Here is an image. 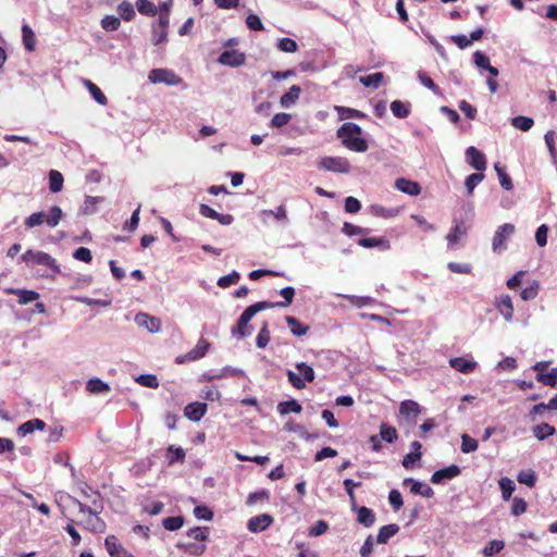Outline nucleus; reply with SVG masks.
Wrapping results in <instances>:
<instances>
[{
	"label": "nucleus",
	"instance_id": "nucleus-1",
	"mask_svg": "<svg viewBox=\"0 0 557 557\" xmlns=\"http://www.w3.org/2000/svg\"><path fill=\"white\" fill-rule=\"evenodd\" d=\"M63 497L70 499L75 505L78 506L79 512L83 515H86V519L84 520V527L95 533H102L106 530V523L103 520L98 516L99 512L102 510V504L101 502H97L96 499L92 500V506H87L86 504L79 502L78 499L70 496V495H61L60 499Z\"/></svg>",
	"mask_w": 557,
	"mask_h": 557
},
{
	"label": "nucleus",
	"instance_id": "nucleus-2",
	"mask_svg": "<svg viewBox=\"0 0 557 557\" xmlns=\"http://www.w3.org/2000/svg\"><path fill=\"white\" fill-rule=\"evenodd\" d=\"M337 137L348 150L355 152H366L369 148L367 139L362 137V129L356 123H344L337 129Z\"/></svg>",
	"mask_w": 557,
	"mask_h": 557
},
{
	"label": "nucleus",
	"instance_id": "nucleus-3",
	"mask_svg": "<svg viewBox=\"0 0 557 557\" xmlns=\"http://www.w3.org/2000/svg\"><path fill=\"white\" fill-rule=\"evenodd\" d=\"M271 301H258L253 305L247 307L244 312L240 314L236 327L233 329L232 333L237 334L239 337H247L252 334V326L249 325L252 317L265 309H271Z\"/></svg>",
	"mask_w": 557,
	"mask_h": 557
},
{
	"label": "nucleus",
	"instance_id": "nucleus-4",
	"mask_svg": "<svg viewBox=\"0 0 557 557\" xmlns=\"http://www.w3.org/2000/svg\"><path fill=\"white\" fill-rule=\"evenodd\" d=\"M63 216L62 209L58 206H53L49 213L42 211L35 212L25 219L24 224L28 228H33L46 223L50 227H55Z\"/></svg>",
	"mask_w": 557,
	"mask_h": 557
},
{
	"label": "nucleus",
	"instance_id": "nucleus-5",
	"mask_svg": "<svg viewBox=\"0 0 557 557\" xmlns=\"http://www.w3.org/2000/svg\"><path fill=\"white\" fill-rule=\"evenodd\" d=\"M516 227L511 223H505L496 230L493 242L492 249L495 253H502L507 249V240L515 234Z\"/></svg>",
	"mask_w": 557,
	"mask_h": 557
},
{
	"label": "nucleus",
	"instance_id": "nucleus-6",
	"mask_svg": "<svg viewBox=\"0 0 557 557\" xmlns=\"http://www.w3.org/2000/svg\"><path fill=\"white\" fill-rule=\"evenodd\" d=\"M22 260L25 262H33L35 264L45 265L54 272H60V267L54 258L44 251H35L32 249L26 250L22 255Z\"/></svg>",
	"mask_w": 557,
	"mask_h": 557
},
{
	"label": "nucleus",
	"instance_id": "nucleus-7",
	"mask_svg": "<svg viewBox=\"0 0 557 557\" xmlns=\"http://www.w3.org/2000/svg\"><path fill=\"white\" fill-rule=\"evenodd\" d=\"M320 169L334 173H348L350 163L345 157H324L318 163Z\"/></svg>",
	"mask_w": 557,
	"mask_h": 557
},
{
	"label": "nucleus",
	"instance_id": "nucleus-8",
	"mask_svg": "<svg viewBox=\"0 0 557 557\" xmlns=\"http://www.w3.org/2000/svg\"><path fill=\"white\" fill-rule=\"evenodd\" d=\"M148 78L151 83H164L170 86H175L182 83V78L173 71L166 69H153L149 72Z\"/></svg>",
	"mask_w": 557,
	"mask_h": 557
},
{
	"label": "nucleus",
	"instance_id": "nucleus-9",
	"mask_svg": "<svg viewBox=\"0 0 557 557\" xmlns=\"http://www.w3.org/2000/svg\"><path fill=\"white\" fill-rule=\"evenodd\" d=\"M209 347H210L209 342L201 337L197 342L195 348H193L190 351H188L185 355L178 356L176 358V362L177 363H184V362H187V361L198 360V359L202 358L207 354Z\"/></svg>",
	"mask_w": 557,
	"mask_h": 557
},
{
	"label": "nucleus",
	"instance_id": "nucleus-10",
	"mask_svg": "<svg viewBox=\"0 0 557 557\" xmlns=\"http://www.w3.org/2000/svg\"><path fill=\"white\" fill-rule=\"evenodd\" d=\"M550 363V361H541L535 363L534 370L537 372L536 380L540 383L557 382V368H552L550 370H548Z\"/></svg>",
	"mask_w": 557,
	"mask_h": 557
},
{
	"label": "nucleus",
	"instance_id": "nucleus-11",
	"mask_svg": "<svg viewBox=\"0 0 557 557\" xmlns=\"http://www.w3.org/2000/svg\"><path fill=\"white\" fill-rule=\"evenodd\" d=\"M461 470L458 466L451 465L449 467L440 469L435 471L431 476V482L433 484H443L448 480H453L454 478L460 474Z\"/></svg>",
	"mask_w": 557,
	"mask_h": 557
},
{
	"label": "nucleus",
	"instance_id": "nucleus-12",
	"mask_svg": "<svg viewBox=\"0 0 557 557\" xmlns=\"http://www.w3.org/2000/svg\"><path fill=\"white\" fill-rule=\"evenodd\" d=\"M467 162L476 171H484L486 169V158L479 149L471 146L466 150Z\"/></svg>",
	"mask_w": 557,
	"mask_h": 557
},
{
	"label": "nucleus",
	"instance_id": "nucleus-13",
	"mask_svg": "<svg viewBox=\"0 0 557 557\" xmlns=\"http://www.w3.org/2000/svg\"><path fill=\"white\" fill-rule=\"evenodd\" d=\"M219 62L223 65L236 67L245 64L246 57L237 50H226L220 54Z\"/></svg>",
	"mask_w": 557,
	"mask_h": 557
},
{
	"label": "nucleus",
	"instance_id": "nucleus-14",
	"mask_svg": "<svg viewBox=\"0 0 557 557\" xmlns=\"http://www.w3.org/2000/svg\"><path fill=\"white\" fill-rule=\"evenodd\" d=\"M104 546L111 557H134L117 542L114 535L107 536Z\"/></svg>",
	"mask_w": 557,
	"mask_h": 557
},
{
	"label": "nucleus",
	"instance_id": "nucleus-15",
	"mask_svg": "<svg viewBox=\"0 0 557 557\" xmlns=\"http://www.w3.org/2000/svg\"><path fill=\"white\" fill-rule=\"evenodd\" d=\"M273 518L268 513H262L249 519L247 528L250 532L258 533L264 531L271 523Z\"/></svg>",
	"mask_w": 557,
	"mask_h": 557
},
{
	"label": "nucleus",
	"instance_id": "nucleus-16",
	"mask_svg": "<svg viewBox=\"0 0 557 557\" xmlns=\"http://www.w3.org/2000/svg\"><path fill=\"white\" fill-rule=\"evenodd\" d=\"M495 307L506 321H510L513 317V305L509 295H502L495 301Z\"/></svg>",
	"mask_w": 557,
	"mask_h": 557
},
{
	"label": "nucleus",
	"instance_id": "nucleus-17",
	"mask_svg": "<svg viewBox=\"0 0 557 557\" xmlns=\"http://www.w3.org/2000/svg\"><path fill=\"white\" fill-rule=\"evenodd\" d=\"M5 293L9 295L17 296L20 305H26L39 298V293L29 289L10 287L5 289Z\"/></svg>",
	"mask_w": 557,
	"mask_h": 557
},
{
	"label": "nucleus",
	"instance_id": "nucleus-18",
	"mask_svg": "<svg viewBox=\"0 0 557 557\" xmlns=\"http://www.w3.org/2000/svg\"><path fill=\"white\" fill-rule=\"evenodd\" d=\"M358 245L363 248H379L380 250L391 248L389 240L385 237H363L358 240Z\"/></svg>",
	"mask_w": 557,
	"mask_h": 557
},
{
	"label": "nucleus",
	"instance_id": "nucleus-19",
	"mask_svg": "<svg viewBox=\"0 0 557 557\" xmlns=\"http://www.w3.org/2000/svg\"><path fill=\"white\" fill-rule=\"evenodd\" d=\"M207 411V404L195 401L185 407L184 413L191 421H199Z\"/></svg>",
	"mask_w": 557,
	"mask_h": 557
},
{
	"label": "nucleus",
	"instance_id": "nucleus-20",
	"mask_svg": "<svg viewBox=\"0 0 557 557\" xmlns=\"http://www.w3.org/2000/svg\"><path fill=\"white\" fill-rule=\"evenodd\" d=\"M395 187L410 196H418L421 193V186L417 182L407 180L405 177L397 178L395 182Z\"/></svg>",
	"mask_w": 557,
	"mask_h": 557
},
{
	"label": "nucleus",
	"instance_id": "nucleus-21",
	"mask_svg": "<svg viewBox=\"0 0 557 557\" xmlns=\"http://www.w3.org/2000/svg\"><path fill=\"white\" fill-rule=\"evenodd\" d=\"M449 364L456 371L461 372V373H471L475 370V368L478 366L476 362L473 361L472 359H466L462 357L451 358L449 360Z\"/></svg>",
	"mask_w": 557,
	"mask_h": 557
},
{
	"label": "nucleus",
	"instance_id": "nucleus-22",
	"mask_svg": "<svg viewBox=\"0 0 557 557\" xmlns=\"http://www.w3.org/2000/svg\"><path fill=\"white\" fill-rule=\"evenodd\" d=\"M136 322L140 326H145L149 332L156 333L161 329V321L158 318L150 317L147 313L136 315Z\"/></svg>",
	"mask_w": 557,
	"mask_h": 557
},
{
	"label": "nucleus",
	"instance_id": "nucleus-23",
	"mask_svg": "<svg viewBox=\"0 0 557 557\" xmlns=\"http://www.w3.org/2000/svg\"><path fill=\"white\" fill-rule=\"evenodd\" d=\"M411 484L410 491L413 494H419L423 497H432L434 495V492L432 487H430L428 484L422 483L420 481L413 480L411 478L405 479L404 484Z\"/></svg>",
	"mask_w": 557,
	"mask_h": 557
},
{
	"label": "nucleus",
	"instance_id": "nucleus-24",
	"mask_svg": "<svg viewBox=\"0 0 557 557\" xmlns=\"http://www.w3.org/2000/svg\"><path fill=\"white\" fill-rule=\"evenodd\" d=\"M399 412L406 419L414 421L421 410L418 403L413 400H405L400 404Z\"/></svg>",
	"mask_w": 557,
	"mask_h": 557
},
{
	"label": "nucleus",
	"instance_id": "nucleus-25",
	"mask_svg": "<svg viewBox=\"0 0 557 557\" xmlns=\"http://www.w3.org/2000/svg\"><path fill=\"white\" fill-rule=\"evenodd\" d=\"M399 531V525L396 523H391L387 525H383L380 528L376 542L380 544H385L388 542L391 537H393L395 534H397Z\"/></svg>",
	"mask_w": 557,
	"mask_h": 557
},
{
	"label": "nucleus",
	"instance_id": "nucleus-26",
	"mask_svg": "<svg viewBox=\"0 0 557 557\" xmlns=\"http://www.w3.org/2000/svg\"><path fill=\"white\" fill-rule=\"evenodd\" d=\"M467 234V226L463 222H456L454 227L447 234L446 239L449 245L454 246L458 244L460 238Z\"/></svg>",
	"mask_w": 557,
	"mask_h": 557
},
{
	"label": "nucleus",
	"instance_id": "nucleus-27",
	"mask_svg": "<svg viewBox=\"0 0 557 557\" xmlns=\"http://www.w3.org/2000/svg\"><path fill=\"white\" fill-rule=\"evenodd\" d=\"M357 513H358L357 521L360 524H363L367 528L372 527L374 524L375 513L372 509L362 506L357 509Z\"/></svg>",
	"mask_w": 557,
	"mask_h": 557
},
{
	"label": "nucleus",
	"instance_id": "nucleus-28",
	"mask_svg": "<svg viewBox=\"0 0 557 557\" xmlns=\"http://www.w3.org/2000/svg\"><path fill=\"white\" fill-rule=\"evenodd\" d=\"M46 423L40 419H33L24 422L18 426V434L25 436L27 434L33 433L35 430H44Z\"/></svg>",
	"mask_w": 557,
	"mask_h": 557
},
{
	"label": "nucleus",
	"instance_id": "nucleus-29",
	"mask_svg": "<svg viewBox=\"0 0 557 557\" xmlns=\"http://www.w3.org/2000/svg\"><path fill=\"white\" fill-rule=\"evenodd\" d=\"M285 321L290 330V332L296 336L306 335L309 331V326L302 324L297 318L287 315L285 317Z\"/></svg>",
	"mask_w": 557,
	"mask_h": 557
},
{
	"label": "nucleus",
	"instance_id": "nucleus-30",
	"mask_svg": "<svg viewBox=\"0 0 557 557\" xmlns=\"http://www.w3.org/2000/svg\"><path fill=\"white\" fill-rule=\"evenodd\" d=\"M301 410H302L301 405L295 399L281 401L277 405V411L281 416H285L289 412L300 413Z\"/></svg>",
	"mask_w": 557,
	"mask_h": 557
},
{
	"label": "nucleus",
	"instance_id": "nucleus-31",
	"mask_svg": "<svg viewBox=\"0 0 557 557\" xmlns=\"http://www.w3.org/2000/svg\"><path fill=\"white\" fill-rule=\"evenodd\" d=\"M301 92V89L297 85H293L287 92H285L281 97V106L288 108L289 106L294 104L296 100L299 98V95Z\"/></svg>",
	"mask_w": 557,
	"mask_h": 557
},
{
	"label": "nucleus",
	"instance_id": "nucleus-32",
	"mask_svg": "<svg viewBox=\"0 0 557 557\" xmlns=\"http://www.w3.org/2000/svg\"><path fill=\"white\" fill-rule=\"evenodd\" d=\"M22 36L25 49L28 51H34L36 47V36L27 24H24L22 27Z\"/></svg>",
	"mask_w": 557,
	"mask_h": 557
},
{
	"label": "nucleus",
	"instance_id": "nucleus-33",
	"mask_svg": "<svg viewBox=\"0 0 557 557\" xmlns=\"http://www.w3.org/2000/svg\"><path fill=\"white\" fill-rule=\"evenodd\" d=\"M85 86L87 87L88 91L92 96V98L101 106H107L108 99L106 95L101 91V89L91 81L86 79Z\"/></svg>",
	"mask_w": 557,
	"mask_h": 557
},
{
	"label": "nucleus",
	"instance_id": "nucleus-34",
	"mask_svg": "<svg viewBox=\"0 0 557 557\" xmlns=\"http://www.w3.org/2000/svg\"><path fill=\"white\" fill-rule=\"evenodd\" d=\"M555 432H556L555 428L547 423L537 424V425L533 426V429H532L533 435L540 441H543V440L547 438L548 436L554 435Z\"/></svg>",
	"mask_w": 557,
	"mask_h": 557
},
{
	"label": "nucleus",
	"instance_id": "nucleus-35",
	"mask_svg": "<svg viewBox=\"0 0 557 557\" xmlns=\"http://www.w3.org/2000/svg\"><path fill=\"white\" fill-rule=\"evenodd\" d=\"M137 11L147 16H154L158 13L156 4L150 0H136Z\"/></svg>",
	"mask_w": 557,
	"mask_h": 557
},
{
	"label": "nucleus",
	"instance_id": "nucleus-36",
	"mask_svg": "<svg viewBox=\"0 0 557 557\" xmlns=\"http://www.w3.org/2000/svg\"><path fill=\"white\" fill-rule=\"evenodd\" d=\"M63 175L57 171L51 170L49 172V189L51 193H59L63 187Z\"/></svg>",
	"mask_w": 557,
	"mask_h": 557
},
{
	"label": "nucleus",
	"instance_id": "nucleus-37",
	"mask_svg": "<svg viewBox=\"0 0 557 557\" xmlns=\"http://www.w3.org/2000/svg\"><path fill=\"white\" fill-rule=\"evenodd\" d=\"M280 295L284 298L283 301L271 302L272 308L274 307H287L293 302L295 297V288L292 286L284 287L280 290Z\"/></svg>",
	"mask_w": 557,
	"mask_h": 557
},
{
	"label": "nucleus",
	"instance_id": "nucleus-38",
	"mask_svg": "<svg viewBox=\"0 0 557 557\" xmlns=\"http://www.w3.org/2000/svg\"><path fill=\"white\" fill-rule=\"evenodd\" d=\"M383 78L384 74L382 72H376L367 76H361L359 81L364 87L377 88L383 82Z\"/></svg>",
	"mask_w": 557,
	"mask_h": 557
},
{
	"label": "nucleus",
	"instance_id": "nucleus-39",
	"mask_svg": "<svg viewBox=\"0 0 557 557\" xmlns=\"http://www.w3.org/2000/svg\"><path fill=\"white\" fill-rule=\"evenodd\" d=\"M296 370L298 375H300V383H302V381L312 382L314 380V371L312 367L306 362L297 363Z\"/></svg>",
	"mask_w": 557,
	"mask_h": 557
},
{
	"label": "nucleus",
	"instance_id": "nucleus-40",
	"mask_svg": "<svg viewBox=\"0 0 557 557\" xmlns=\"http://www.w3.org/2000/svg\"><path fill=\"white\" fill-rule=\"evenodd\" d=\"M117 13L126 22L132 21L135 17V10L131 2L122 1L117 5Z\"/></svg>",
	"mask_w": 557,
	"mask_h": 557
},
{
	"label": "nucleus",
	"instance_id": "nucleus-41",
	"mask_svg": "<svg viewBox=\"0 0 557 557\" xmlns=\"http://www.w3.org/2000/svg\"><path fill=\"white\" fill-rule=\"evenodd\" d=\"M391 110L393 114L398 119H405L410 113L409 104H406L400 100H394L391 103Z\"/></svg>",
	"mask_w": 557,
	"mask_h": 557
},
{
	"label": "nucleus",
	"instance_id": "nucleus-42",
	"mask_svg": "<svg viewBox=\"0 0 557 557\" xmlns=\"http://www.w3.org/2000/svg\"><path fill=\"white\" fill-rule=\"evenodd\" d=\"M498 484H499V487L502 491L503 498L505 500L510 499V497L516 488L515 482L511 479L505 476L498 481Z\"/></svg>",
	"mask_w": 557,
	"mask_h": 557
},
{
	"label": "nucleus",
	"instance_id": "nucleus-43",
	"mask_svg": "<svg viewBox=\"0 0 557 557\" xmlns=\"http://www.w3.org/2000/svg\"><path fill=\"white\" fill-rule=\"evenodd\" d=\"M511 125L517 129L527 132L534 125V121L532 117L518 115L511 120Z\"/></svg>",
	"mask_w": 557,
	"mask_h": 557
},
{
	"label": "nucleus",
	"instance_id": "nucleus-44",
	"mask_svg": "<svg viewBox=\"0 0 557 557\" xmlns=\"http://www.w3.org/2000/svg\"><path fill=\"white\" fill-rule=\"evenodd\" d=\"M270 331L268 322H264L257 335L256 345L258 348H265L270 342Z\"/></svg>",
	"mask_w": 557,
	"mask_h": 557
},
{
	"label": "nucleus",
	"instance_id": "nucleus-45",
	"mask_svg": "<svg viewBox=\"0 0 557 557\" xmlns=\"http://www.w3.org/2000/svg\"><path fill=\"white\" fill-rule=\"evenodd\" d=\"M380 437L387 443H393L397 440V431L394 426L382 423L380 428Z\"/></svg>",
	"mask_w": 557,
	"mask_h": 557
},
{
	"label": "nucleus",
	"instance_id": "nucleus-46",
	"mask_svg": "<svg viewBox=\"0 0 557 557\" xmlns=\"http://www.w3.org/2000/svg\"><path fill=\"white\" fill-rule=\"evenodd\" d=\"M162 524L168 531H176L184 524V518L182 516L168 517L163 519Z\"/></svg>",
	"mask_w": 557,
	"mask_h": 557
},
{
	"label": "nucleus",
	"instance_id": "nucleus-47",
	"mask_svg": "<svg viewBox=\"0 0 557 557\" xmlns=\"http://www.w3.org/2000/svg\"><path fill=\"white\" fill-rule=\"evenodd\" d=\"M329 529V523L324 520H318L313 525L308 529L310 537H318L324 534Z\"/></svg>",
	"mask_w": 557,
	"mask_h": 557
},
{
	"label": "nucleus",
	"instance_id": "nucleus-48",
	"mask_svg": "<svg viewBox=\"0 0 557 557\" xmlns=\"http://www.w3.org/2000/svg\"><path fill=\"white\" fill-rule=\"evenodd\" d=\"M120 25H121L120 18L114 15H106L101 20V26L107 32H114L120 27Z\"/></svg>",
	"mask_w": 557,
	"mask_h": 557
},
{
	"label": "nucleus",
	"instance_id": "nucleus-49",
	"mask_svg": "<svg viewBox=\"0 0 557 557\" xmlns=\"http://www.w3.org/2000/svg\"><path fill=\"white\" fill-rule=\"evenodd\" d=\"M505 546V543L499 540H493L483 548V555L485 557H492L496 553H499Z\"/></svg>",
	"mask_w": 557,
	"mask_h": 557
},
{
	"label": "nucleus",
	"instance_id": "nucleus-50",
	"mask_svg": "<svg viewBox=\"0 0 557 557\" xmlns=\"http://www.w3.org/2000/svg\"><path fill=\"white\" fill-rule=\"evenodd\" d=\"M336 110L339 113L341 119H362L364 117V113L357 109L352 108H345V107H337Z\"/></svg>",
	"mask_w": 557,
	"mask_h": 557
},
{
	"label": "nucleus",
	"instance_id": "nucleus-51",
	"mask_svg": "<svg viewBox=\"0 0 557 557\" xmlns=\"http://www.w3.org/2000/svg\"><path fill=\"white\" fill-rule=\"evenodd\" d=\"M478 449V442L468 434L461 436V451L465 454L473 453Z\"/></svg>",
	"mask_w": 557,
	"mask_h": 557
},
{
	"label": "nucleus",
	"instance_id": "nucleus-52",
	"mask_svg": "<svg viewBox=\"0 0 557 557\" xmlns=\"http://www.w3.org/2000/svg\"><path fill=\"white\" fill-rule=\"evenodd\" d=\"M418 78L420 81V83L429 88L430 90H432L435 95H441V89L440 87L434 83V81L424 72H419L418 73Z\"/></svg>",
	"mask_w": 557,
	"mask_h": 557
},
{
	"label": "nucleus",
	"instance_id": "nucleus-53",
	"mask_svg": "<svg viewBox=\"0 0 557 557\" xmlns=\"http://www.w3.org/2000/svg\"><path fill=\"white\" fill-rule=\"evenodd\" d=\"M292 120V115L289 113H285V112H281V113H276L271 122H270V126L271 127H274V128H280L282 126H285L287 125Z\"/></svg>",
	"mask_w": 557,
	"mask_h": 557
},
{
	"label": "nucleus",
	"instance_id": "nucleus-54",
	"mask_svg": "<svg viewBox=\"0 0 557 557\" xmlns=\"http://www.w3.org/2000/svg\"><path fill=\"white\" fill-rule=\"evenodd\" d=\"M517 480L519 483L525 484V485L532 487V486H534V484L536 482V475H535V472L532 470L521 471V472H519Z\"/></svg>",
	"mask_w": 557,
	"mask_h": 557
},
{
	"label": "nucleus",
	"instance_id": "nucleus-55",
	"mask_svg": "<svg viewBox=\"0 0 557 557\" xmlns=\"http://www.w3.org/2000/svg\"><path fill=\"white\" fill-rule=\"evenodd\" d=\"M277 48L283 52L293 53L297 51L298 45L292 38H281L277 42Z\"/></svg>",
	"mask_w": 557,
	"mask_h": 557
},
{
	"label": "nucleus",
	"instance_id": "nucleus-56",
	"mask_svg": "<svg viewBox=\"0 0 557 557\" xmlns=\"http://www.w3.org/2000/svg\"><path fill=\"white\" fill-rule=\"evenodd\" d=\"M239 278H240L239 273L236 271H233L232 273H230L227 275L221 276L218 280V285L222 288H226L232 284H236L239 281Z\"/></svg>",
	"mask_w": 557,
	"mask_h": 557
},
{
	"label": "nucleus",
	"instance_id": "nucleus-57",
	"mask_svg": "<svg viewBox=\"0 0 557 557\" xmlns=\"http://www.w3.org/2000/svg\"><path fill=\"white\" fill-rule=\"evenodd\" d=\"M187 535L194 540L205 542L208 539V528L195 527L187 532Z\"/></svg>",
	"mask_w": 557,
	"mask_h": 557
},
{
	"label": "nucleus",
	"instance_id": "nucleus-58",
	"mask_svg": "<svg viewBox=\"0 0 557 557\" xmlns=\"http://www.w3.org/2000/svg\"><path fill=\"white\" fill-rule=\"evenodd\" d=\"M343 232L347 236H354V235H364L369 233L368 228H363L361 226L345 222L343 225Z\"/></svg>",
	"mask_w": 557,
	"mask_h": 557
},
{
	"label": "nucleus",
	"instance_id": "nucleus-59",
	"mask_svg": "<svg viewBox=\"0 0 557 557\" xmlns=\"http://www.w3.org/2000/svg\"><path fill=\"white\" fill-rule=\"evenodd\" d=\"M539 294V283L534 281L531 285L522 289L520 296L523 300H532Z\"/></svg>",
	"mask_w": 557,
	"mask_h": 557
},
{
	"label": "nucleus",
	"instance_id": "nucleus-60",
	"mask_svg": "<svg viewBox=\"0 0 557 557\" xmlns=\"http://www.w3.org/2000/svg\"><path fill=\"white\" fill-rule=\"evenodd\" d=\"M73 257L78 260V261H83L85 263H89L91 262L92 260V255H91V251L90 249L86 248V247H79L77 248L74 253H73Z\"/></svg>",
	"mask_w": 557,
	"mask_h": 557
},
{
	"label": "nucleus",
	"instance_id": "nucleus-61",
	"mask_svg": "<svg viewBox=\"0 0 557 557\" xmlns=\"http://www.w3.org/2000/svg\"><path fill=\"white\" fill-rule=\"evenodd\" d=\"M484 178V174L482 173H473V174H470L467 180H466V187L468 189V193L469 194H472L473 189L475 188V186L482 182Z\"/></svg>",
	"mask_w": 557,
	"mask_h": 557
},
{
	"label": "nucleus",
	"instance_id": "nucleus-62",
	"mask_svg": "<svg viewBox=\"0 0 557 557\" xmlns=\"http://www.w3.org/2000/svg\"><path fill=\"white\" fill-rule=\"evenodd\" d=\"M388 500L395 511L399 510L404 504L401 494L397 490L389 492Z\"/></svg>",
	"mask_w": 557,
	"mask_h": 557
},
{
	"label": "nucleus",
	"instance_id": "nucleus-63",
	"mask_svg": "<svg viewBox=\"0 0 557 557\" xmlns=\"http://www.w3.org/2000/svg\"><path fill=\"white\" fill-rule=\"evenodd\" d=\"M194 515L199 520L210 521L213 518V512L206 506H196Z\"/></svg>",
	"mask_w": 557,
	"mask_h": 557
},
{
	"label": "nucleus",
	"instance_id": "nucleus-64",
	"mask_svg": "<svg viewBox=\"0 0 557 557\" xmlns=\"http://www.w3.org/2000/svg\"><path fill=\"white\" fill-rule=\"evenodd\" d=\"M246 24L249 29L256 30V32L263 30V28H264L261 20L256 14H249L246 17Z\"/></svg>",
	"mask_w": 557,
	"mask_h": 557
}]
</instances>
